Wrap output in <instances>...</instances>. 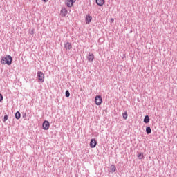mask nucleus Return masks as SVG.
Returning a JSON list of instances; mask_svg holds the SVG:
<instances>
[{
  "label": "nucleus",
  "instance_id": "ddd939ff",
  "mask_svg": "<svg viewBox=\"0 0 177 177\" xmlns=\"http://www.w3.org/2000/svg\"><path fill=\"white\" fill-rule=\"evenodd\" d=\"M145 132L147 135H150L151 133V128L150 127H146Z\"/></svg>",
  "mask_w": 177,
  "mask_h": 177
},
{
  "label": "nucleus",
  "instance_id": "1a4fd4ad",
  "mask_svg": "<svg viewBox=\"0 0 177 177\" xmlns=\"http://www.w3.org/2000/svg\"><path fill=\"white\" fill-rule=\"evenodd\" d=\"M95 2L98 6H103L104 5V0H95Z\"/></svg>",
  "mask_w": 177,
  "mask_h": 177
},
{
  "label": "nucleus",
  "instance_id": "2eb2a0df",
  "mask_svg": "<svg viewBox=\"0 0 177 177\" xmlns=\"http://www.w3.org/2000/svg\"><path fill=\"white\" fill-rule=\"evenodd\" d=\"M66 6H68V8H71V6H73V3H71V1L70 0L66 1Z\"/></svg>",
  "mask_w": 177,
  "mask_h": 177
},
{
  "label": "nucleus",
  "instance_id": "dca6fc26",
  "mask_svg": "<svg viewBox=\"0 0 177 177\" xmlns=\"http://www.w3.org/2000/svg\"><path fill=\"white\" fill-rule=\"evenodd\" d=\"M122 117H123L124 120H127V118H128V113H127V111H125L124 113H122Z\"/></svg>",
  "mask_w": 177,
  "mask_h": 177
},
{
  "label": "nucleus",
  "instance_id": "f257e3e1",
  "mask_svg": "<svg viewBox=\"0 0 177 177\" xmlns=\"http://www.w3.org/2000/svg\"><path fill=\"white\" fill-rule=\"evenodd\" d=\"M13 59L10 55H6V57H2L1 59V64H7L8 66H10L12 64V61Z\"/></svg>",
  "mask_w": 177,
  "mask_h": 177
},
{
  "label": "nucleus",
  "instance_id": "9b49d317",
  "mask_svg": "<svg viewBox=\"0 0 177 177\" xmlns=\"http://www.w3.org/2000/svg\"><path fill=\"white\" fill-rule=\"evenodd\" d=\"M115 171H117V167H115V165H112L110 167V172H111L112 174L115 172Z\"/></svg>",
  "mask_w": 177,
  "mask_h": 177
},
{
  "label": "nucleus",
  "instance_id": "f8f14e48",
  "mask_svg": "<svg viewBox=\"0 0 177 177\" xmlns=\"http://www.w3.org/2000/svg\"><path fill=\"white\" fill-rule=\"evenodd\" d=\"M144 122H145V124H149V122H150V118L149 115H145L144 118Z\"/></svg>",
  "mask_w": 177,
  "mask_h": 177
},
{
  "label": "nucleus",
  "instance_id": "7ed1b4c3",
  "mask_svg": "<svg viewBox=\"0 0 177 177\" xmlns=\"http://www.w3.org/2000/svg\"><path fill=\"white\" fill-rule=\"evenodd\" d=\"M102 100H103V99L102 98V96H100V95L95 96V104H97V106H100L102 104Z\"/></svg>",
  "mask_w": 177,
  "mask_h": 177
},
{
  "label": "nucleus",
  "instance_id": "5701e85b",
  "mask_svg": "<svg viewBox=\"0 0 177 177\" xmlns=\"http://www.w3.org/2000/svg\"><path fill=\"white\" fill-rule=\"evenodd\" d=\"M112 21H114V19H112Z\"/></svg>",
  "mask_w": 177,
  "mask_h": 177
},
{
  "label": "nucleus",
  "instance_id": "4be33fe9",
  "mask_svg": "<svg viewBox=\"0 0 177 177\" xmlns=\"http://www.w3.org/2000/svg\"><path fill=\"white\" fill-rule=\"evenodd\" d=\"M43 1V2H48V1H49V0H42Z\"/></svg>",
  "mask_w": 177,
  "mask_h": 177
},
{
  "label": "nucleus",
  "instance_id": "6ab92c4d",
  "mask_svg": "<svg viewBox=\"0 0 177 177\" xmlns=\"http://www.w3.org/2000/svg\"><path fill=\"white\" fill-rule=\"evenodd\" d=\"M3 121H4V122H5V121H8V115H4Z\"/></svg>",
  "mask_w": 177,
  "mask_h": 177
},
{
  "label": "nucleus",
  "instance_id": "6e6552de",
  "mask_svg": "<svg viewBox=\"0 0 177 177\" xmlns=\"http://www.w3.org/2000/svg\"><path fill=\"white\" fill-rule=\"evenodd\" d=\"M86 24H89V23H91V21H92V16L88 15L86 16Z\"/></svg>",
  "mask_w": 177,
  "mask_h": 177
},
{
  "label": "nucleus",
  "instance_id": "20e7f679",
  "mask_svg": "<svg viewBox=\"0 0 177 177\" xmlns=\"http://www.w3.org/2000/svg\"><path fill=\"white\" fill-rule=\"evenodd\" d=\"M42 127L44 131H48V129H49V127H50V123H49V121L45 120L42 124Z\"/></svg>",
  "mask_w": 177,
  "mask_h": 177
},
{
  "label": "nucleus",
  "instance_id": "39448f33",
  "mask_svg": "<svg viewBox=\"0 0 177 177\" xmlns=\"http://www.w3.org/2000/svg\"><path fill=\"white\" fill-rule=\"evenodd\" d=\"M67 13H68L67 8H62L60 12L61 16H62V17H66V16H67Z\"/></svg>",
  "mask_w": 177,
  "mask_h": 177
},
{
  "label": "nucleus",
  "instance_id": "423d86ee",
  "mask_svg": "<svg viewBox=\"0 0 177 177\" xmlns=\"http://www.w3.org/2000/svg\"><path fill=\"white\" fill-rule=\"evenodd\" d=\"M96 145H97V141H96V140L93 138L91 139L90 142V147H91V149H94V147H96Z\"/></svg>",
  "mask_w": 177,
  "mask_h": 177
},
{
  "label": "nucleus",
  "instance_id": "aec40b11",
  "mask_svg": "<svg viewBox=\"0 0 177 177\" xmlns=\"http://www.w3.org/2000/svg\"><path fill=\"white\" fill-rule=\"evenodd\" d=\"M3 100V96L0 93V102Z\"/></svg>",
  "mask_w": 177,
  "mask_h": 177
},
{
  "label": "nucleus",
  "instance_id": "f3484780",
  "mask_svg": "<svg viewBox=\"0 0 177 177\" xmlns=\"http://www.w3.org/2000/svg\"><path fill=\"white\" fill-rule=\"evenodd\" d=\"M65 96L66 97H70V91H68V90L66 91Z\"/></svg>",
  "mask_w": 177,
  "mask_h": 177
},
{
  "label": "nucleus",
  "instance_id": "f03ea898",
  "mask_svg": "<svg viewBox=\"0 0 177 177\" xmlns=\"http://www.w3.org/2000/svg\"><path fill=\"white\" fill-rule=\"evenodd\" d=\"M37 77L39 82H44L45 81V75L42 71H39L37 73Z\"/></svg>",
  "mask_w": 177,
  "mask_h": 177
},
{
  "label": "nucleus",
  "instance_id": "412c9836",
  "mask_svg": "<svg viewBox=\"0 0 177 177\" xmlns=\"http://www.w3.org/2000/svg\"><path fill=\"white\" fill-rule=\"evenodd\" d=\"M34 29H32V30L30 32V34H31V35H34Z\"/></svg>",
  "mask_w": 177,
  "mask_h": 177
},
{
  "label": "nucleus",
  "instance_id": "9d476101",
  "mask_svg": "<svg viewBox=\"0 0 177 177\" xmlns=\"http://www.w3.org/2000/svg\"><path fill=\"white\" fill-rule=\"evenodd\" d=\"M95 59V56L93 55V54H90L88 57H87V59L88 60V62H93V59Z\"/></svg>",
  "mask_w": 177,
  "mask_h": 177
},
{
  "label": "nucleus",
  "instance_id": "a211bd4d",
  "mask_svg": "<svg viewBox=\"0 0 177 177\" xmlns=\"http://www.w3.org/2000/svg\"><path fill=\"white\" fill-rule=\"evenodd\" d=\"M137 157L139 158V160H142L143 158V153H139Z\"/></svg>",
  "mask_w": 177,
  "mask_h": 177
},
{
  "label": "nucleus",
  "instance_id": "0eeeda50",
  "mask_svg": "<svg viewBox=\"0 0 177 177\" xmlns=\"http://www.w3.org/2000/svg\"><path fill=\"white\" fill-rule=\"evenodd\" d=\"M64 48L66 49V50H70V49L73 48V46H71V43L67 42L64 44Z\"/></svg>",
  "mask_w": 177,
  "mask_h": 177
},
{
  "label": "nucleus",
  "instance_id": "4468645a",
  "mask_svg": "<svg viewBox=\"0 0 177 177\" xmlns=\"http://www.w3.org/2000/svg\"><path fill=\"white\" fill-rule=\"evenodd\" d=\"M20 117H21V114H20V112L17 111L15 113V118L16 120H20Z\"/></svg>",
  "mask_w": 177,
  "mask_h": 177
}]
</instances>
